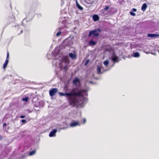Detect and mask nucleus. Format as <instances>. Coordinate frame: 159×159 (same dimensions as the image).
Segmentation results:
<instances>
[{"mask_svg":"<svg viewBox=\"0 0 159 159\" xmlns=\"http://www.w3.org/2000/svg\"><path fill=\"white\" fill-rule=\"evenodd\" d=\"M90 88L86 87L84 89L73 88L68 92H60L59 94L61 96H65L67 98L69 104L73 107L80 106L81 107L87 102V99L85 97L88 96L87 92Z\"/></svg>","mask_w":159,"mask_h":159,"instance_id":"nucleus-1","label":"nucleus"},{"mask_svg":"<svg viewBox=\"0 0 159 159\" xmlns=\"http://www.w3.org/2000/svg\"><path fill=\"white\" fill-rule=\"evenodd\" d=\"M110 59L111 61V62L113 63L112 67L114 66V64L116 63H118L120 61V59L119 57L116 54L115 52L113 51L112 53L110 55Z\"/></svg>","mask_w":159,"mask_h":159,"instance_id":"nucleus-2","label":"nucleus"},{"mask_svg":"<svg viewBox=\"0 0 159 159\" xmlns=\"http://www.w3.org/2000/svg\"><path fill=\"white\" fill-rule=\"evenodd\" d=\"M102 30L100 28L96 29L89 31V36L90 37H98L99 35Z\"/></svg>","mask_w":159,"mask_h":159,"instance_id":"nucleus-3","label":"nucleus"},{"mask_svg":"<svg viewBox=\"0 0 159 159\" xmlns=\"http://www.w3.org/2000/svg\"><path fill=\"white\" fill-rule=\"evenodd\" d=\"M33 141L31 140L25 141L24 144V149H26L30 147L33 145Z\"/></svg>","mask_w":159,"mask_h":159,"instance_id":"nucleus-4","label":"nucleus"},{"mask_svg":"<svg viewBox=\"0 0 159 159\" xmlns=\"http://www.w3.org/2000/svg\"><path fill=\"white\" fill-rule=\"evenodd\" d=\"M15 20V16L14 14H12V16L10 17L9 18V21L7 22L5 25L3 27V29H4L10 23H11L13 21H14Z\"/></svg>","mask_w":159,"mask_h":159,"instance_id":"nucleus-5","label":"nucleus"},{"mask_svg":"<svg viewBox=\"0 0 159 159\" xmlns=\"http://www.w3.org/2000/svg\"><path fill=\"white\" fill-rule=\"evenodd\" d=\"M80 125V123L78 121H75L73 120L70 123V127H74L78 126Z\"/></svg>","mask_w":159,"mask_h":159,"instance_id":"nucleus-6","label":"nucleus"},{"mask_svg":"<svg viewBox=\"0 0 159 159\" xmlns=\"http://www.w3.org/2000/svg\"><path fill=\"white\" fill-rule=\"evenodd\" d=\"M57 91V89L56 88H53L51 89L49 91L50 96L51 97H52L56 93Z\"/></svg>","mask_w":159,"mask_h":159,"instance_id":"nucleus-7","label":"nucleus"},{"mask_svg":"<svg viewBox=\"0 0 159 159\" xmlns=\"http://www.w3.org/2000/svg\"><path fill=\"white\" fill-rule=\"evenodd\" d=\"M80 80L78 77H75L73 80L72 83L76 87L78 86V84L80 83Z\"/></svg>","mask_w":159,"mask_h":159,"instance_id":"nucleus-8","label":"nucleus"},{"mask_svg":"<svg viewBox=\"0 0 159 159\" xmlns=\"http://www.w3.org/2000/svg\"><path fill=\"white\" fill-rule=\"evenodd\" d=\"M57 132V129H53L50 132L49 136L50 137L56 136V134Z\"/></svg>","mask_w":159,"mask_h":159,"instance_id":"nucleus-9","label":"nucleus"},{"mask_svg":"<svg viewBox=\"0 0 159 159\" xmlns=\"http://www.w3.org/2000/svg\"><path fill=\"white\" fill-rule=\"evenodd\" d=\"M147 37L151 38H157L159 37V34H158L149 33L148 34Z\"/></svg>","mask_w":159,"mask_h":159,"instance_id":"nucleus-10","label":"nucleus"},{"mask_svg":"<svg viewBox=\"0 0 159 159\" xmlns=\"http://www.w3.org/2000/svg\"><path fill=\"white\" fill-rule=\"evenodd\" d=\"M103 67L102 66L98 65L97 67V71L98 75H100L103 73V72L101 71L102 68Z\"/></svg>","mask_w":159,"mask_h":159,"instance_id":"nucleus-11","label":"nucleus"},{"mask_svg":"<svg viewBox=\"0 0 159 159\" xmlns=\"http://www.w3.org/2000/svg\"><path fill=\"white\" fill-rule=\"evenodd\" d=\"M37 103L38 104H34V109L35 111H38L40 110V101H38Z\"/></svg>","mask_w":159,"mask_h":159,"instance_id":"nucleus-12","label":"nucleus"},{"mask_svg":"<svg viewBox=\"0 0 159 159\" xmlns=\"http://www.w3.org/2000/svg\"><path fill=\"white\" fill-rule=\"evenodd\" d=\"M69 56L72 59H75L76 58L77 56L75 54L72 53L70 52L68 54Z\"/></svg>","mask_w":159,"mask_h":159,"instance_id":"nucleus-13","label":"nucleus"},{"mask_svg":"<svg viewBox=\"0 0 159 159\" xmlns=\"http://www.w3.org/2000/svg\"><path fill=\"white\" fill-rule=\"evenodd\" d=\"M97 42L93 40V39H91L88 43L89 45L91 46H95L97 44Z\"/></svg>","mask_w":159,"mask_h":159,"instance_id":"nucleus-14","label":"nucleus"},{"mask_svg":"<svg viewBox=\"0 0 159 159\" xmlns=\"http://www.w3.org/2000/svg\"><path fill=\"white\" fill-rule=\"evenodd\" d=\"M92 19L94 21H97L99 20V17L97 14H94L92 16Z\"/></svg>","mask_w":159,"mask_h":159,"instance_id":"nucleus-15","label":"nucleus"},{"mask_svg":"<svg viewBox=\"0 0 159 159\" xmlns=\"http://www.w3.org/2000/svg\"><path fill=\"white\" fill-rule=\"evenodd\" d=\"M62 28V27H59L56 30V31H58V32L56 34L57 37H58L61 34V30Z\"/></svg>","mask_w":159,"mask_h":159,"instance_id":"nucleus-16","label":"nucleus"},{"mask_svg":"<svg viewBox=\"0 0 159 159\" xmlns=\"http://www.w3.org/2000/svg\"><path fill=\"white\" fill-rule=\"evenodd\" d=\"M30 120V119L29 118H26L25 119H22L20 120V123L21 124V125H24L26 123H27Z\"/></svg>","mask_w":159,"mask_h":159,"instance_id":"nucleus-17","label":"nucleus"},{"mask_svg":"<svg viewBox=\"0 0 159 159\" xmlns=\"http://www.w3.org/2000/svg\"><path fill=\"white\" fill-rule=\"evenodd\" d=\"M36 151L35 150H33L31 151H30L29 152L27 153L28 156H31L35 154L36 153Z\"/></svg>","mask_w":159,"mask_h":159,"instance_id":"nucleus-18","label":"nucleus"},{"mask_svg":"<svg viewBox=\"0 0 159 159\" xmlns=\"http://www.w3.org/2000/svg\"><path fill=\"white\" fill-rule=\"evenodd\" d=\"M9 59H6V60L3 64V68L4 69H5L7 67L8 63L9 62Z\"/></svg>","mask_w":159,"mask_h":159,"instance_id":"nucleus-19","label":"nucleus"},{"mask_svg":"<svg viewBox=\"0 0 159 159\" xmlns=\"http://www.w3.org/2000/svg\"><path fill=\"white\" fill-rule=\"evenodd\" d=\"M109 8V7L107 5L105 6V7L104 8L103 10H102L100 11L101 12H103L102 13V16H104L105 14L104 12V10H105V11L107 10Z\"/></svg>","mask_w":159,"mask_h":159,"instance_id":"nucleus-20","label":"nucleus"},{"mask_svg":"<svg viewBox=\"0 0 159 159\" xmlns=\"http://www.w3.org/2000/svg\"><path fill=\"white\" fill-rule=\"evenodd\" d=\"M132 56L134 57L137 58L140 57V55L139 52H134Z\"/></svg>","mask_w":159,"mask_h":159,"instance_id":"nucleus-21","label":"nucleus"},{"mask_svg":"<svg viewBox=\"0 0 159 159\" xmlns=\"http://www.w3.org/2000/svg\"><path fill=\"white\" fill-rule=\"evenodd\" d=\"M147 7V4L144 3L143 4L141 7V9L143 11H145Z\"/></svg>","mask_w":159,"mask_h":159,"instance_id":"nucleus-22","label":"nucleus"},{"mask_svg":"<svg viewBox=\"0 0 159 159\" xmlns=\"http://www.w3.org/2000/svg\"><path fill=\"white\" fill-rule=\"evenodd\" d=\"M76 7L80 10L82 11L83 10V8L80 5L77 1L76 2Z\"/></svg>","mask_w":159,"mask_h":159,"instance_id":"nucleus-23","label":"nucleus"},{"mask_svg":"<svg viewBox=\"0 0 159 159\" xmlns=\"http://www.w3.org/2000/svg\"><path fill=\"white\" fill-rule=\"evenodd\" d=\"M71 89H69L68 86L67 84L65 85L64 88V89L66 92L68 91L69 92Z\"/></svg>","mask_w":159,"mask_h":159,"instance_id":"nucleus-24","label":"nucleus"},{"mask_svg":"<svg viewBox=\"0 0 159 159\" xmlns=\"http://www.w3.org/2000/svg\"><path fill=\"white\" fill-rule=\"evenodd\" d=\"M29 99V98L28 97H25L22 98V100L24 102H28Z\"/></svg>","mask_w":159,"mask_h":159,"instance_id":"nucleus-25","label":"nucleus"},{"mask_svg":"<svg viewBox=\"0 0 159 159\" xmlns=\"http://www.w3.org/2000/svg\"><path fill=\"white\" fill-rule=\"evenodd\" d=\"M109 64V61L108 60H106L103 61V64L106 67L108 66Z\"/></svg>","mask_w":159,"mask_h":159,"instance_id":"nucleus-26","label":"nucleus"},{"mask_svg":"<svg viewBox=\"0 0 159 159\" xmlns=\"http://www.w3.org/2000/svg\"><path fill=\"white\" fill-rule=\"evenodd\" d=\"M95 1H91L89 0H85V2L89 4H92L94 3V2Z\"/></svg>","mask_w":159,"mask_h":159,"instance_id":"nucleus-27","label":"nucleus"},{"mask_svg":"<svg viewBox=\"0 0 159 159\" xmlns=\"http://www.w3.org/2000/svg\"><path fill=\"white\" fill-rule=\"evenodd\" d=\"M39 98L37 97L36 96L34 97L33 99L32 102H35L37 101L38 99Z\"/></svg>","mask_w":159,"mask_h":159,"instance_id":"nucleus-28","label":"nucleus"},{"mask_svg":"<svg viewBox=\"0 0 159 159\" xmlns=\"http://www.w3.org/2000/svg\"><path fill=\"white\" fill-rule=\"evenodd\" d=\"M64 72H66L68 70L67 66L66 65L63 68Z\"/></svg>","mask_w":159,"mask_h":159,"instance_id":"nucleus-29","label":"nucleus"},{"mask_svg":"<svg viewBox=\"0 0 159 159\" xmlns=\"http://www.w3.org/2000/svg\"><path fill=\"white\" fill-rule=\"evenodd\" d=\"M90 61V60L89 59L87 60L85 62H84V65L85 66H87L89 62Z\"/></svg>","mask_w":159,"mask_h":159,"instance_id":"nucleus-30","label":"nucleus"},{"mask_svg":"<svg viewBox=\"0 0 159 159\" xmlns=\"http://www.w3.org/2000/svg\"><path fill=\"white\" fill-rule=\"evenodd\" d=\"M130 14L132 16H135L136 14L135 13H134V12L132 11H130L129 12Z\"/></svg>","mask_w":159,"mask_h":159,"instance_id":"nucleus-31","label":"nucleus"},{"mask_svg":"<svg viewBox=\"0 0 159 159\" xmlns=\"http://www.w3.org/2000/svg\"><path fill=\"white\" fill-rule=\"evenodd\" d=\"M26 157V155H21L20 158V159H24Z\"/></svg>","mask_w":159,"mask_h":159,"instance_id":"nucleus-32","label":"nucleus"},{"mask_svg":"<svg viewBox=\"0 0 159 159\" xmlns=\"http://www.w3.org/2000/svg\"><path fill=\"white\" fill-rule=\"evenodd\" d=\"M20 118L21 119H23L26 117V116L25 115H19Z\"/></svg>","mask_w":159,"mask_h":159,"instance_id":"nucleus-33","label":"nucleus"},{"mask_svg":"<svg viewBox=\"0 0 159 159\" xmlns=\"http://www.w3.org/2000/svg\"><path fill=\"white\" fill-rule=\"evenodd\" d=\"M9 52L8 51H7V57H6V59H9Z\"/></svg>","mask_w":159,"mask_h":159,"instance_id":"nucleus-34","label":"nucleus"},{"mask_svg":"<svg viewBox=\"0 0 159 159\" xmlns=\"http://www.w3.org/2000/svg\"><path fill=\"white\" fill-rule=\"evenodd\" d=\"M86 119H85V118H84L83 119V123L84 124H85V123L86 122Z\"/></svg>","mask_w":159,"mask_h":159,"instance_id":"nucleus-35","label":"nucleus"},{"mask_svg":"<svg viewBox=\"0 0 159 159\" xmlns=\"http://www.w3.org/2000/svg\"><path fill=\"white\" fill-rule=\"evenodd\" d=\"M136 11H137V9H136L133 8L132 9L131 11H133V12H135Z\"/></svg>","mask_w":159,"mask_h":159,"instance_id":"nucleus-36","label":"nucleus"},{"mask_svg":"<svg viewBox=\"0 0 159 159\" xmlns=\"http://www.w3.org/2000/svg\"><path fill=\"white\" fill-rule=\"evenodd\" d=\"M7 124L6 123H4L3 124V127H6V126L7 125Z\"/></svg>","mask_w":159,"mask_h":159,"instance_id":"nucleus-37","label":"nucleus"},{"mask_svg":"<svg viewBox=\"0 0 159 159\" xmlns=\"http://www.w3.org/2000/svg\"><path fill=\"white\" fill-rule=\"evenodd\" d=\"M26 19V21L27 22H29L30 20H29L28 19V18L27 17Z\"/></svg>","mask_w":159,"mask_h":159,"instance_id":"nucleus-38","label":"nucleus"},{"mask_svg":"<svg viewBox=\"0 0 159 159\" xmlns=\"http://www.w3.org/2000/svg\"><path fill=\"white\" fill-rule=\"evenodd\" d=\"M94 79L96 80H98L99 79V78L98 77H94Z\"/></svg>","mask_w":159,"mask_h":159,"instance_id":"nucleus-39","label":"nucleus"},{"mask_svg":"<svg viewBox=\"0 0 159 159\" xmlns=\"http://www.w3.org/2000/svg\"><path fill=\"white\" fill-rule=\"evenodd\" d=\"M68 128V127H63L62 128H61V129H66Z\"/></svg>","mask_w":159,"mask_h":159,"instance_id":"nucleus-40","label":"nucleus"},{"mask_svg":"<svg viewBox=\"0 0 159 159\" xmlns=\"http://www.w3.org/2000/svg\"><path fill=\"white\" fill-rule=\"evenodd\" d=\"M89 83H90V84H95V83H93L92 81H90L89 82Z\"/></svg>","mask_w":159,"mask_h":159,"instance_id":"nucleus-41","label":"nucleus"},{"mask_svg":"<svg viewBox=\"0 0 159 159\" xmlns=\"http://www.w3.org/2000/svg\"><path fill=\"white\" fill-rule=\"evenodd\" d=\"M2 137L1 135H0V140H2Z\"/></svg>","mask_w":159,"mask_h":159,"instance_id":"nucleus-42","label":"nucleus"},{"mask_svg":"<svg viewBox=\"0 0 159 159\" xmlns=\"http://www.w3.org/2000/svg\"><path fill=\"white\" fill-rule=\"evenodd\" d=\"M23 32V30H20V34H18V35H19L20 34L22 33Z\"/></svg>","mask_w":159,"mask_h":159,"instance_id":"nucleus-43","label":"nucleus"},{"mask_svg":"<svg viewBox=\"0 0 159 159\" xmlns=\"http://www.w3.org/2000/svg\"><path fill=\"white\" fill-rule=\"evenodd\" d=\"M68 40V39H65V40H64V41H63V42L64 43H65V42H66L67 40Z\"/></svg>","mask_w":159,"mask_h":159,"instance_id":"nucleus-44","label":"nucleus"},{"mask_svg":"<svg viewBox=\"0 0 159 159\" xmlns=\"http://www.w3.org/2000/svg\"><path fill=\"white\" fill-rule=\"evenodd\" d=\"M10 7L11 8V9H12L11 5V2H10Z\"/></svg>","mask_w":159,"mask_h":159,"instance_id":"nucleus-45","label":"nucleus"},{"mask_svg":"<svg viewBox=\"0 0 159 159\" xmlns=\"http://www.w3.org/2000/svg\"><path fill=\"white\" fill-rule=\"evenodd\" d=\"M109 70V69H108V70H107H107H105V71H107V70Z\"/></svg>","mask_w":159,"mask_h":159,"instance_id":"nucleus-46","label":"nucleus"},{"mask_svg":"<svg viewBox=\"0 0 159 159\" xmlns=\"http://www.w3.org/2000/svg\"><path fill=\"white\" fill-rule=\"evenodd\" d=\"M28 112H30V111H29V110L28 109Z\"/></svg>","mask_w":159,"mask_h":159,"instance_id":"nucleus-47","label":"nucleus"},{"mask_svg":"<svg viewBox=\"0 0 159 159\" xmlns=\"http://www.w3.org/2000/svg\"><path fill=\"white\" fill-rule=\"evenodd\" d=\"M16 25H15V27H16Z\"/></svg>","mask_w":159,"mask_h":159,"instance_id":"nucleus-48","label":"nucleus"},{"mask_svg":"<svg viewBox=\"0 0 159 159\" xmlns=\"http://www.w3.org/2000/svg\"><path fill=\"white\" fill-rule=\"evenodd\" d=\"M64 22V21L63 20V21H62V23H63Z\"/></svg>","mask_w":159,"mask_h":159,"instance_id":"nucleus-49","label":"nucleus"},{"mask_svg":"<svg viewBox=\"0 0 159 159\" xmlns=\"http://www.w3.org/2000/svg\"><path fill=\"white\" fill-rule=\"evenodd\" d=\"M158 52H159V50H158Z\"/></svg>","mask_w":159,"mask_h":159,"instance_id":"nucleus-50","label":"nucleus"}]
</instances>
